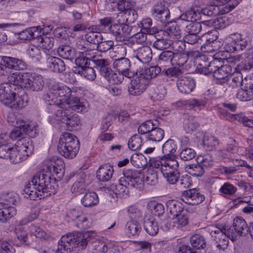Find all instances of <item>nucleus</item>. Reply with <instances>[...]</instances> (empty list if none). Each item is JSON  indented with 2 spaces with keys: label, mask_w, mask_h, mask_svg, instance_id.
Wrapping results in <instances>:
<instances>
[{
  "label": "nucleus",
  "mask_w": 253,
  "mask_h": 253,
  "mask_svg": "<svg viewBox=\"0 0 253 253\" xmlns=\"http://www.w3.org/2000/svg\"><path fill=\"white\" fill-rule=\"evenodd\" d=\"M53 184H55L54 178H51L44 171H40L36 173L25 185L23 194L25 198L32 200H35L37 198H43L53 193Z\"/></svg>",
  "instance_id": "f257e3e1"
},
{
  "label": "nucleus",
  "mask_w": 253,
  "mask_h": 253,
  "mask_svg": "<svg viewBox=\"0 0 253 253\" xmlns=\"http://www.w3.org/2000/svg\"><path fill=\"white\" fill-rule=\"evenodd\" d=\"M50 92L43 94L42 98L49 102L48 110L50 112L58 109L67 108V101L71 97V90L66 85L59 83L50 84Z\"/></svg>",
  "instance_id": "f03ea898"
},
{
  "label": "nucleus",
  "mask_w": 253,
  "mask_h": 253,
  "mask_svg": "<svg viewBox=\"0 0 253 253\" xmlns=\"http://www.w3.org/2000/svg\"><path fill=\"white\" fill-rule=\"evenodd\" d=\"M123 176L119 180V183L116 185V190L119 194H127L128 189L134 188L141 190L143 187V180L140 170L131 169H125Z\"/></svg>",
  "instance_id": "7ed1b4c3"
},
{
  "label": "nucleus",
  "mask_w": 253,
  "mask_h": 253,
  "mask_svg": "<svg viewBox=\"0 0 253 253\" xmlns=\"http://www.w3.org/2000/svg\"><path fill=\"white\" fill-rule=\"evenodd\" d=\"M34 151V146L31 138L22 137L14 147H10L8 159L13 164L19 163L31 155Z\"/></svg>",
  "instance_id": "20e7f679"
},
{
  "label": "nucleus",
  "mask_w": 253,
  "mask_h": 253,
  "mask_svg": "<svg viewBox=\"0 0 253 253\" xmlns=\"http://www.w3.org/2000/svg\"><path fill=\"white\" fill-rule=\"evenodd\" d=\"M80 142L77 137L69 132H65L61 136L57 146L58 152L68 159H72L77 154Z\"/></svg>",
  "instance_id": "39448f33"
},
{
  "label": "nucleus",
  "mask_w": 253,
  "mask_h": 253,
  "mask_svg": "<svg viewBox=\"0 0 253 253\" xmlns=\"http://www.w3.org/2000/svg\"><path fill=\"white\" fill-rule=\"evenodd\" d=\"M51 113L53 115L48 117L49 122L51 124L54 123V121H60L66 125L67 129L69 131L77 129L80 125L79 118L74 115L68 109H58Z\"/></svg>",
  "instance_id": "423d86ee"
},
{
  "label": "nucleus",
  "mask_w": 253,
  "mask_h": 253,
  "mask_svg": "<svg viewBox=\"0 0 253 253\" xmlns=\"http://www.w3.org/2000/svg\"><path fill=\"white\" fill-rule=\"evenodd\" d=\"M96 236V233L92 230L75 233H69L63 236L59 241L66 244L74 245V248L79 247L81 249H84L86 247L88 242L94 239Z\"/></svg>",
  "instance_id": "0eeeda50"
},
{
  "label": "nucleus",
  "mask_w": 253,
  "mask_h": 253,
  "mask_svg": "<svg viewBox=\"0 0 253 253\" xmlns=\"http://www.w3.org/2000/svg\"><path fill=\"white\" fill-rule=\"evenodd\" d=\"M41 171H44L48 174L51 178L60 180L63 176L65 172V164L63 159L57 156H53L46 162L45 168Z\"/></svg>",
  "instance_id": "6e6552de"
},
{
  "label": "nucleus",
  "mask_w": 253,
  "mask_h": 253,
  "mask_svg": "<svg viewBox=\"0 0 253 253\" xmlns=\"http://www.w3.org/2000/svg\"><path fill=\"white\" fill-rule=\"evenodd\" d=\"M66 216L72 221H75V225L81 229H84L90 226L89 222L87 217L83 215L82 209L80 207H76L69 210Z\"/></svg>",
  "instance_id": "1a4fd4ad"
},
{
  "label": "nucleus",
  "mask_w": 253,
  "mask_h": 253,
  "mask_svg": "<svg viewBox=\"0 0 253 253\" xmlns=\"http://www.w3.org/2000/svg\"><path fill=\"white\" fill-rule=\"evenodd\" d=\"M114 67L128 79L133 78L137 75V70L131 66L130 60L125 57L116 59L113 63Z\"/></svg>",
  "instance_id": "9d476101"
},
{
  "label": "nucleus",
  "mask_w": 253,
  "mask_h": 253,
  "mask_svg": "<svg viewBox=\"0 0 253 253\" xmlns=\"http://www.w3.org/2000/svg\"><path fill=\"white\" fill-rule=\"evenodd\" d=\"M248 224L246 221L241 217H236L233 220L232 226L228 229V235L232 241L236 240L237 235L246 236L247 235Z\"/></svg>",
  "instance_id": "9b49d317"
},
{
  "label": "nucleus",
  "mask_w": 253,
  "mask_h": 253,
  "mask_svg": "<svg viewBox=\"0 0 253 253\" xmlns=\"http://www.w3.org/2000/svg\"><path fill=\"white\" fill-rule=\"evenodd\" d=\"M25 84L23 86L34 91L41 90L44 84L42 77L35 73L27 72V74L24 76Z\"/></svg>",
  "instance_id": "f8f14e48"
},
{
  "label": "nucleus",
  "mask_w": 253,
  "mask_h": 253,
  "mask_svg": "<svg viewBox=\"0 0 253 253\" xmlns=\"http://www.w3.org/2000/svg\"><path fill=\"white\" fill-rule=\"evenodd\" d=\"M131 28L130 26L124 23H114L110 26V33L118 42H123L130 36Z\"/></svg>",
  "instance_id": "ddd939ff"
},
{
  "label": "nucleus",
  "mask_w": 253,
  "mask_h": 253,
  "mask_svg": "<svg viewBox=\"0 0 253 253\" xmlns=\"http://www.w3.org/2000/svg\"><path fill=\"white\" fill-rule=\"evenodd\" d=\"M135 78L131 81L128 88V94L132 96L141 95L146 90L149 81L142 77L139 74L136 75Z\"/></svg>",
  "instance_id": "4468645a"
},
{
  "label": "nucleus",
  "mask_w": 253,
  "mask_h": 253,
  "mask_svg": "<svg viewBox=\"0 0 253 253\" xmlns=\"http://www.w3.org/2000/svg\"><path fill=\"white\" fill-rule=\"evenodd\" d=\"M211 235L215 241L216 247L219 249L224 250L229 243V239L231 237L228 235V229L225 228H216L215 230L211 232Z\"/></svg>",
  "instance_id": "2eb2a0df"
},
{
  "label": "nucleus",
  "mask_w": 253,
  "mask_h": 253,
  "mask_svg": "<svg viewBox=\"0 0 253 253\" xmlns=\"http://www.w3.org/2000/svg\"><path fill=\"white\" fill-rule=\"evenodd\" d=\"M18 92L17 87L14 84H9L8 83H3L0 84V101L5 105L8 104L14 95Z\"/></svg>",
  "instance_id": "dca6fc26"
},
{
  "label": "nucleus",
  "mask_w": 253,
  "mask_h": 253,
  "mask_svg": "<svg viewBox=\"0 0 253 253\" xmlns=\"http://www.w3.org/2000/svg\"><path fill=\"white\" fill-rule=\"evenodd\" d=\"M176 85L180 92L188 94L194 89L195 81L191 77H181L177 80Z\"/></svg>",
  "instance_id": "f3484780"
},
{
  "label": "nucleus",
  "mask_w": 253,
  "mask_h": 253,
  "mask_svg": "<svg viewBox=\"0 0 253 253\" xmlns=\"http://www.w3.org/2000/svg\"><path fill=\"white\" fill-rule=\"evenodd\" d=\"M10 101L5 106H7L12 109L21 110L27 105L28 95L24 92H22L20 94L17 93L10 100Z\"/></svg>",
  "instance_id": "a211bd4d"
},
{
  "label": "nucleus",
  "mask_w": 253,
  "mask_h": 253,
  "mask_svg": "<svg viewBox=\"0 0 253 253\" xmlns=\"http://www.w3.org/2000/svg\"><path fill=\"white\" fill-rule=\"evenodd\" d=\"M2 60L8 71L9 69L24 70L27 68V64L22 59L5 56H2Z\"/></svg>",
  "instance_id": "6ab92c4d"
},
{
  "label": "nucleus",
  "mask_w": 253,
  "mask_h": 253,
  "mask_svg": "<svg viewBox=\"0 0 253 253\" xmlns=\"http://www.w3.org/2000/svg\"><path fill=\"white\" fill-rule=\"evenodd\" d=\"M114 173L113 167L111 165L105 164L99 167L96 172V177L100 181H109Z\"/></svg>",
  "instance_id": "aec40b11"
},
{
  "label": "nucleus",
  "mask_w": 253,
  "mask_h": 253,
  "mask_svg": "<svg viewBox=\"0 0 253 253\" xmlns=\"http://www.w3.org/2000/svg\"><path fill=\"white\" fill-rule=\"evenodd\" d=\"M47 67L51 71L56 73H62L65 70L64 62L60 58L55 56H49L46 59Z\"/></svg>",
  "instance_id": "412c9836"
},
{
  "label": "nucleus",
  "mask_w": 253,
  "mask_h": 253,
  "mask_svg": "<svg viewBox=\"0 0 253 253\" xmlns=\"http://www.w3.org/2000/svg\"><path fill=\"white\" fill-rule=\"evenodd\" d=\"M231 68L229 65H220V67L213 73V77L218 82L217 83L223 84L226 82L227 79L231 74Z\"/></svg>",
  "instance_id": "4be33fe9"
},
{
  "label": "nucleus",
  "mask_w": 253,
  "mask_h": 253,
  "mask_svg": "<svg viewBox=\"0 0 253 253\" xmlns=\"http://www.w3.org/2000/svg\"><path fill=\"white\" fill-rule=\"evenodd\" d=\"M94 67L98 71L100 75L103 77H108L109 73L112 71L110 66L109 60L104 58H96L93 60Z\"/></svg>",
  "instance_id": "5701e85b"
},
{
  "label": "nucleus",
  "mask_w": 253,
  "mask_h": 253,
  "mask_svg": "<svg viewBox=\"0 0 253 253\" xmlns=\"http://www.w3.org/2000/svg\"><path fill=\"white\" fill-rule=\"evenodd\" d=\"M135 57L143 64L148 63L152 58V50L148 46H143L135 51Z\"/></svg>",
  "instance_id": "b1692460"
},
{
  "label": "nucleus",
  "mask_w": 253,
  "mask_h": 253,
  "mask_svg": "<svg viewBox=\"0 0 253 253\" xmlns=\"http://www.w3.org/2000/svg\"><path fill=\"white\" fill-rule=\"evenodd\" d=\"M146 232L151 236L156 235L159 231V226L155 218L152 215L146 216L143 223Z\"/></svg>",
  "instance_id": "393cba45"
},
{
  "label": "nucleus",
  "mask_w": 253,
  "mask_h": 253,
  "mask_svg": "<svg viewBox=\"0 0 253 253\" xmlns=\"http://www.w3.org/2000/svg\"><path fill=\"white\" fill-rule=\"evenodd\" d=\"M199 14V12H197L191 8L190 10H187L180 15L177 19V23L182 27L187 23L198 20L200 19Z\"/></svg>",
  "instance_id": "a878e982"
},
{
  "label": "nucleus",
  "mask_w": 253,
  "mask_h": 253,
  "mask_svg": "<svg viewBox=\"0 0 253 253\" xmlns=\"http://www.w3.org/2000/svg\"><path fill=\"white\" fill-rule=\"evenodd\" d=\"M222 63V59H214L208 64L205 65V66L198 68V70L201 74H203L205 75L212 74L213 76V73L217 70L220 67V65H221Z\"/></svg>",
  "instance_id": "bb28decb"
},
{
  "label": "nucleus",
  "mask_w": 253,
  "mask_h": 253,
  "mask_svg": "<svg viewBox=\"0 0 253 253\" xmlns=\"http://www.w3.org/2000/svg\"><path fill=\"white\" fill-rule=\"evenodd\" d=\"M28 221L25 220H22L19 222V224L17 225L14 229V233L17 239L20 242L26 244H29L28 239V231L25 227L23 225L26 224Z\"/></svg>",
  "instance_id": "cd10ccee"
},
{
  "label": "nucleus",
  "mask_w": 253,
  "mask_h": 253,
  "mask_svg": "<svg viewBox=\"0 0 253 253\" xmlns=\"http://www.w3.org/2000/svg\"><path fill=\"white\" fill-rule=\"evenodd\" d=\"M86 104L84 99H80L77 97H71L67 101V109L71 108L78 112H82L86 110Z\"/></svg>",
  "instance_id": "c85d7f7f"
},
{
  "label": "nucleus",
  "mask_w": 253,
  "mask_h": 253,
  "mask_svg": "<svg viewBox=\"0 0 253 253\" xmlns=\"http://www.w3.org/2000/svg\"><path fill=\"white\" fill-rule=\"evenodd\" d=\"M85 175L84 172H80L77 175V181L74 183L71 191L76 195L84 193L86 191L84 184Z\"/></svg>",
  "instance_id": "c756f323"
},
{
  "label": "nucleus",
  "mask_w": 253,
  "mask_h": 253,
  "mask_svg": "<svg viewBox=\"0 0 253 253\" xmlns=\"http://www.w3.org/2000/svg\"><path fill=\"white\" fill-rule=\"evenodd\" d=\"M173 57L174 52L170 50L163 51L159 56L158 64L162 68L169 66L172 63Z\"/></svg>",
  "instance_id": "7c9ffc66"
},
{
  "label": "nucleus",
  "mask_w": 253,
  "mask_h": 253,
  "mask_svg": "<svg viewBox=\"0 0 253 253\" xmlns=\"http://www.w3.org/2000/svg\"><path fill=\"white\" fill-rule=\"evenodd\" d=\"M82 204L85 207H91L96 205L99 202L97 194L93 192L85 193L82 198Z\"/></svg>",
  "instance_id": "2f4dec72"
},
{
  "label": "nucleus",
  "mask_w": 253,
  "mask_h": 253,
  "mask_svg": "<svg viewBox=\"0 0 253 253\" xmlns=\"http://www.w3.org/2000/svg\"><path fill=\"white\" fill-rule=\"evenodd\" d=\"M2 207V203H0V221L5 223L16 214L17 211L13 207Z\"/></svg>",
  "instance_id": "473e14b6"
},
{
  "label": "nucleus",
  "mask_w": 253,
  "mask_h": 253,
  "mask_svg": "<svg viewBox=\"0 0 253 253\" xmlns=\"http://www.w3.org/2000/svg\"><path fill=\"white\" fill-rule=\"evenodd\" d=\"M159 125V123L157 120H148L139 125L137 129L138 132L139 134L147 135L150 131Z\"/></svg>",
  "instance_id": "72a5a7b5"
},
{
  "label": "nucleus",
  "mask_w": 253,
  "mask_h": 253,
  "mask_svg": "<svg viewBox=\"0 0 253 253\" xmlns=\"http://www.w3.org/2000/svg\"><path fill=\"white\" fill-rule=\"evenodd\" d=\"M237 151L238 146L235 140L230 138L228 141L226 150H219V154L222 158H224L230 157L232 154L236 153Z\"/></svg>",
  "instance_id": "f704fd0d"
},
{
  "label": "nucleus",
  "mask_w": 253,
  "mask_h": 253,
  "mask_svg": "<svg viewBox=\"0 0 253 253\" xmlns=\"http://www.w3.org/2000/svg\"><path fill=\"white\" fill-rule=\"evenodd\" d=\"M27 74V72L21 74L20 73H15L10 74L8 77V80L9 82V84H14L17 86V90L21 89L25 84L24 76Z\"/></svg>",
  "instance_id": "c9c22d12"
},
{
  "label": "nucleus",
  "mask_w": 253,
  "mask_h": 253,
  "mask_svg": "<svg viewBox=\"0 0 253 253\" xmlns=\"http://www.w3.org/2000/svg\"><path fill=\"white\" fill-rule=\"evenodd\" d=\"M177 146L173 140L169 139L167 140L163 145L162 152L164 154V157L166 159H169L176 152Z\"/></svg>",
  "instance_id": "e433bc0d"
},
{
  "label": "nucleus",
  "mask_w": 253,
  "mask_h": 253,
  "mask_svg": "<svg viewBox=\"0 0 253 253\" xmlns=\"http://www.w3.org/2000/svg\"><path fill=\"white\" fill-rule=\"evenodd\" d=\"M189 214L186 211H184L181 213L174 215L175 218H172L173 226L177 228H181L188 224L189 222Z\"/></svg>",
  "instance_id": "4c0bfd02"
},
{
  "label": "nucleus",
  "mask_w": 253,
  "mask_h": 253,
  "mask_svg": "<svg viewBox=\"0 0 253 253\" xmlns=\"http://www.w3.org/2000/svg\"><path fill=\"white\" fill-rule=\"evenodd\" d=\"M141 24L142 25V30L145 31L148 34L153 35L156 33L160 34H166V31L164 30H159L158 28L155 27H151L152 25V20L150 18L143 19L141 21Z\"/></svg>",
  "instance_id": "58836bf2"
},
{
  "label": "nucleus",
  "mask_w": 253,
  "mask_h": 253,
  "mask_svg": "<svg viewBox=\"0 0 253 253\" xmlns=\"http://www.w3.org/2000/svg\"><path fill=\"white\" fill-rule=\"evenodd\" d=\"M164 135V130L159 126H157L146 135V138L153 142H158L163 139Z\"/></svg>",
  "instance_id": "ea45409f"
},
{
  "label": "nucleus",
  "mask_w": 253,
  "mask_h": 253,
  "mask_svg": "<svg viewBox=\"0 0 253 253\" xmlns=\"http://www.w3.org/2000/svg\"><path fill=\"white\" fill-rule=\"evenodd\" d=\"M2 198L3 202L0 203H2V207H11L10 205H16L19 202L18 195L12 192L3 194Z\"/></svg>",
  "instance_id": "a19ab883"
},
{
  "label": "nucleus",
  "mask_w": 253,
  "mask_h": 253,
  "mask_svg": "<svg viewBox=\"0 0 253 253\" xmlns=\"http://www.w3.org/2000/svg\"><path fill=\"white\" fill-rule=\"evenodd\" d=\"M244 80L243 79V76L240 72H237L232 75H230L227 79L226 83L232 88L243 86Z\"/></svg>",
  "instance_id": "79ce46f5"
},
{
  "label": "nucleus",
  "mask_w": 253,
  "mask_h": 253,
  "mask_svg": "<svg viewBox=\"0 0 253 253\" xmlns=\"http://www.w3.org/2000/svg\"><path fill=\"white\" fill-rule=\"evenodd\" d=\"M162 68L157 66H150L149 68H145L139 75L144 79L149 80L156 77L162 71Z\"/></svg>",
  "instance_id": "37998d69"
},
{
  "label": "nucleus",
  "mask_w": 253,
  "mask_h": 253,
  "mask_svg": "<svg viewBox=\"0 0 253 253\" xmlns=\"http://www.w3.org/2000/svg\"><path fill=\"white\" fill-rule=\"evenodd\" d=\"M39 37L37 27H33L23 30L19 33V38L22 40H30Z\"/></svg>",
  "instance_id": "c03bdc74"
},
{
  "label": "nucleus",
  "mask_w": 253,
  "mask_h": 253,
  "mask_svg": "<svg viewBox=\"0 0 253 253\" xmlns=\"http://www.w3.org/2000/svg\"><path fill=\"white\" fill-rule=\"evenodd\" d=\"M168 208L169 211L173 216L184 212V207L183 204L177 200H172L167 202Z\"/></svg>",
  "instance_id": "a18cd8bd"
},
{
  "label": "nucleus",
  "mask_w": 253,
  "mask_h": 253,
  "mask_svg": "<svg viewBox=\"0 0 253 253\" xmlns=\"http://www.w3.org/2000/svg\"><path fill=\"white\" fill-rule=\"evenodd\" d=\"M203 141L204 146L208 151L215 150L219 144L218 139L212 135H205Z\"/></svg>",
  "instance_id": "49530a36"
},
{
  "label": "nucleus",
  "mask_w": 253,
  "mask_h": 253,
  "mask_svg": "<svg viewBox=\"0 0 253 253\" xmlns=\"http://www.w3.org/2000/svg\"><path fill=\"white\" fill-rule=\"evenodd\" d=\"M127 233L129 236H138L141 230L140 224L136 220H131L126 224Z\"/></svg>",
  "instance_id": "de8ad7c7"
},
{
  "label": "nucleus",
  "mask_w": 253,
  "mask_h": 253,
  "mask_svg": "<svg viewBox=\"0 0 253 253\" xmlns=\"http://www.w3.org/2000/svg\"><path fill=\"white\" fill-rule=\"evenodd\" d=\"M96 250L102 253H115L116 246L111 242H98V245H95Z\"/></svg>",
  "instance_id": "09e8293b"
},
{
  "label": "nucleus",
  "mask_w": 253,
  "mask_h": 253,
  "mask_svg": "<svg viewBox=\"0 0 253 253\" xmlns=\"http://www.w3.org/2000/svg\"><path fill=\"white\" fill-rule=\"evenodd\" d=\"M191 244L195 250L204 249L206 246V242L203 236L200 234H194L190 238Z\"/></svg>",
  "instance_id": "8fccbe9b"
},
{
  "label": "nucleus",
  "mask_w": 253,
  "mask_h": 253,
  "mask_svg": "<svg viewBox=\"0 0 253 253\" xmlns=\"http://www.w3.org/2000/svg\"><path fill=\"white\" fill-rule=\"evenodd\" d=\"M185 32L187 33L198 34L202 29L201 22H198V20L191 21L187 23L184 26H182Z\"/></svg>",
  "instance_id": "3c124183"
},
{
  "label": "nucleus",
  "mask_w": 253,
  "mask_h": 253,
  "mask_svg": "<svg viewBox=\"0 0 253 253\" xmlns=\"http://www.w3.org/2000/svg\"><path fill=\"white\" fill-rule=\"evenodd\" d=\"M39 46L47 50L51 49L54 44V39L50 38L46 35L41 36L39 33V37H37Z\"/></svg>",
  "instance_id": "603ef678"
},
{
  "label": "nucleus",
  "mask_w": 253,
  "mask_h": 253,
  "mask_svg": "<svg viewBox=\"0 0 253 253\" xmlns=\"http://www.w3.org/2000/svg\"><path fill=\"white\" fill-rule=\"evenodd\" d=\"M178 163L176 160L167 159L165 163H164L161 172L163 175H166L168 172L178 169Z\"/></svg>",
  "instance_id": "864d4df0"
},
{
  "label": "nucleus",
  "mask_w": 253,
  "mask_h": 253,
  "mask_svg": "<svg viewBox=\"0 0 253 253\" xmlns=\"http://www.w3.org/2000/svg\"><path fill=\"white\" fill-rule=\"evenodd\" d=\"M187 169L189 173L195 177H201L204 173V168L201 164L198 163L188 165Z\"/></svg>",
  "instance_id": "5fc2aeb1"
},
{
  "label": "nucleus",
  "mask_w": 253,
  "mask_h": 253,
  "mask_svg": "<svg viewBox=\"0 0 253 253\" xmlns=\"http://www.w3.org/2000/svg\"><path fill=\"white\" fill-rule=\"evenodd\" d=\"M197 162L201 164L204 168L211 167L213 165V159L212 156L209 154L198 156Z\"/></svg>",
  "instance_id": "6e6d98bb"
},
{
  "label": "nucleus",
  "mask_w": 253,
  "mask_h": 253,
  "mask_svg": "<svg viewBox=\"0 0 253 253\" xmlns=\"http://www.w3.org/2000/svg\"><path fill=\"white\" fill-rule=\"evenodd\" d=\"M148 207L151 212L158 216L162 215L165 212L163 205L155 201H151L148 204Z\"/></svg>",
  "instance_id": "4d7b16f0"
},
{
  "label": "nucleus",
  "mask_w": 253,
  "mask_h": 253,
  "mask_svg": "<svg viewBox=\"0 0 253 253\" xmlns=\"http://www.w3.org/2000/svg\"><path fill=\"white\" fill-rule=\"evenodd\" d=\"M57 55L66 59H72L73 51L72 47L69 45H63L59 46L57 50Z\"/></svg>",
  "instance_id": "13d9d810"
},
{
  "label": "nucleus",
  "mask_w": 253,
  "mask_h": 253,
  "mask_svg": "<svg viewBox=\"0 0 253 253\" xmlns=\"http://www.w3.org/2000/svg\"><path fill=\"white\" fill-rule=\"evenodd\" d=\"M125 75L120 72H114L112 71L109 73L108 77H105V78L110 83L112 84H118L121 83L124 79Z\"/></svg>",
  "instance_id": "bf43d9fd"
},
{
  "label": "nucleus",
  "mask_w": 253,
  "mask_h": 253,
  "mask_svg": "<svg viewBox=\"0 0 253 253\" xmlns=\"http://www.w3.org/2000/svg\"><path fill=\"white\" fill-rule=\"evenodd\" d=\"M74 249V245L66 244L59 241L57 248L50 251L52 253H72Z\"/></svg>",
  "instance_id": "052dcab7"
},
{
  "label": "nucleus",
  "mask_w": 253,
  "mask_h": 253,
  "mask_svg": "<svg viewBox=\"0 0 253 253\" xmlns=\"http://www.w3.org/2000/svg\"><path fill=\"white\" fill-rule=\"evenodd\" d=\"M78 48L81 50V51L79 52L89 61L91 60L93 62V60L96 59L95 56L96 52L95 49H90L83 45L78 46Z\"/></svg>",
  "instance_id": "680f3d73"
},
{
  "label": "nucleus",
  "mask_w": 253,
  "mask_h": 253,
  "mask_svg": "<svg viewBox=\"0 0 253 253\" xmlns=\"http://www.w3.org/2000/svg\"><path fill=\"white\" fill-rule=\"evenodd\" d=\"M233 37L235 38L234 43L236 51H240L245 49L248 44L247 40L242 38L239 34H234Z\"/></svg>",
  "instance_id": "e2e57ef3"
},
{
  "label": "nucleus",
  "mask_w": 253,
  "mask_h": 253,
  "mask_svg": "<svg viewBox=\"0 0 253 253\" xmlns=\"http://www.w3.org/2000/svg\"><path fill=\"white\" fill-rule=\"evenodd\" d=\"M219 113L221 117L225 119L229 120L230 122L237 121L240 123L243 114H232L227 112L226 110L220 109Z\"/></svg>",
  "instance_id": "0e129e2a"
},
{
  "label": "nucleus",
  "mask_w": 253,
  "mask_h": 253,
  "mask_svg": "<svg viewBox=\"0 0 253 253\" xmlns=\"http://www.w3.org/2000/svg\"><path fill=\"white\" fill-rule=\"evenodd\" d=\"M142 141L141 137L138 134H135L129 138L128 146L132 151H135L140 148Z\"/></svg>",
  "instance_id": "69168bd1"
},
{
  "label": "nucleus",
  "mask_w": 253,
  "mask_h": 253,
  "mask_svg": "<svg viewBox=\"0 0 253 253\" xmlns=\"http://www.w3.org/2000/svg\"><path fill=\"white\" fill-rule=\"evenodd\" d=\"M228 18L225 15L216 18L212 22V24L216 29H224L230 24Z\"/></svg>",
  "instance_id": "338daca9"
},
{
  "label": "nucleus",
  "mask_w": 253,
  "mask_h": 253,
  "mask_svg": "<svg viewBox=\"0 0 253 253\" xmlns=\"http://www.w3.org/2000/svg\"><path fill=\"white\" fill-rule=\"evenodd\" d=\"M188 59V55L185 52H174L173 63L181 67L187 62Z\"/></svg>",
  "instance_id": "774afa93"
}]
</instances>
